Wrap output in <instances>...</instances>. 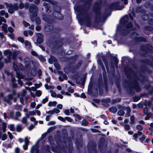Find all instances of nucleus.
<instances>
[{
	"label": "nucleus",
	"instance_id": "obj_18",
	"mask_svg": "<svg viewBox=\"0 0 153 153\" xmlns=\"http://www.w3.org/2000/svg\"><path fill=\"white\" fill-rule=\"evenodd\" d=\"M126 109L127 110V112L125 116L126 117H128L130 115V112L131 111V110L130 108L129 107H127Z\"/></svg>",
	"mask_w": 153,
	"mask_h": 153
},
{
	"label": "nucleus",
	"instance_id": "obj_5",
	"mask_svg": "<svg viewBox=\"0 0 153 153\" xmlns=\"http://www.w3.org/2000/svg\"><path fill=\"white\" fill-rule=\"evenodd\" d=\"M111 9L115 10H120L122 8L119 7V3L118 2H115L112 4L111 6Z\"/></svg>",
	"mask_w": 153,
	"mask_h": 153
},
{
	"label": "nucleus",
	"instance_id": "obj_53",
	"mask_svg": "<svg viewBox=\"0 0 153 153\" xmlns=\"http://www.w3.org/2000/svg\"><path fill=\"white\" fill-rule=\"evenodd\" d=\"M39 59L42 62H45V58L42 56L39 57Z\"/></svg>",
	"mask_w": 153,
	"mask_h": 153
},
{
	"label": "nucleus",
	"instance_id": "obj_34",
	"mask_svg": "<svg viewBox=\"0 0 153 153\" xmlns=\"http://www.w3.org/2000/svg\"><path fill=\"white\" fill-rule=\"evenodd\" d=\"M135 119L134 117L133 116H131L130 117V120H131V123L132 124L134 123V120Z\"/></svg>",
	"mask_w": 153,
	"mask_h": 153
},
{
	"label": "nucleus",
	"instance_id": "obj_25",
	"mask_svg": "<svg viewBox=\"0 0 153 153\" xmlns=\"http://www.w3.org/2000/svg\"><path fill=\"white\" fill-rule=\"evenodd\" d=\"M118 114L119 115L123 116L124 115L125 112L123 110H120L118 111Z\"/></svg>",
	"mask_w": 153,
	"mask_h": 153
},
{
	"label": "nucleus",
	"instance_id": "obj_48",
	"mask_svg": "<svg viewBox=\"0 0 153 153\" xmlns=\"http://www.w3.org/2000/svg\"><path fill=\"white\" fill-rule=\"evenodd\" d=\"M7 138V135L6 134H4L2 136L1 139L3 140H5Z\"/></svg>",
	"mask_w": 153,
	"mask_h": 153
},
{
	"label": "nucleus",
	"instance_id": "obj_39",
	"mask_svg": "<svg viewBox=\"0 0 153 153\" xmlns=\"http://www.w3.org/2000/svg\"><path fill=\"white\" fill-rule=\"evenodd\" d=\"M23 23L24 25V26L25 27H27L28 26H29L30 25V24L29 23L26 22L25 21H23Z\"/></svg>",
	"mask_w": 153,
	"mask_h": 153
},
{
	"label": "nucleus",
	"instance_id": "obj_8",
	"mask_svg": "<svg viewBox=\"0 0 153 153\" xmlns=\"http://www.w3.org/2000/svg\"><path fill=\"white\" fill-rule=\"evenodd\" d=\"M29 141L28 139V137H26L25 138V144L23 146V147L24 150L27 149L28 146V145Z\"/></svg>",
	"mask_w": 153,
	"mask_h": 153
},
{
	"label": "nucleus",
	"instance_id": "obj_57",
	"mask_svg": "<svg viewBox=\"0 0 153 153\" xmlns=\"http://www.w3.org/2000/svg\"><path fill=\"white\" fill-rule=\"evenodd\" d=\"M7 133L9 135V138L11 139H13V135H12L9 132H8Z\"/></svg>",
	"mask_w": 153,
	"mask_h": 153
},
{
	"label": "nucleus",
	"instance_id": "obj_23",
	"mask_svg": "<svg viewBox=\"0 0 153 153\" xmlns=\"http://www.w3.org/2000/svg\"><path fill=\"white\" fill-rule=\"evenodd\" d=\"M109 110L110 111L113 113H115L117 111V108L115 107H111L109 108Z\"/></svg>",
	"mask_w": 153,
	"mask_h": 153
},
{
	"label": "nucleus",
	"instance_id": "obj_50",
	"mask_svg": "<svg viewBox=\"0 0 153 153\" xmlns=\"http://www.w3.org/2000/svg\"><path fill=\"white\" fill-rule=\"evenodd\" d=\"M65 120H66L69 122H71L72 121V120L69 117H65Z\"/></svg>",
	"mask_w": 153,
	"mask_h": 153
},
{
	"label": "nucleus",
	"instance_id": "obj_2",
	"mask_svg": "<svg viewBox=\"0 0 153 153\" xmlns=\"http://www.w3.org/2000/svg\"><path fill=\"white\" fill-rule=\"evenodd\" d=\"M10 114L11 117L16 120H19V117L21 116V114L19 111L16 112L15 114L13 111H10Z\"/></svg>",
	"mask_w": 153,
	"mask_h": 153
},
{
	"label": "nucleus",
	"instance_id": "obj_3",
	"mask_svg": "<svg viewBox=\"0 0 153 153\" xmlns=\"http://www.w3.org/2000/svg\"><path fill=\"white\" fill-rule=\"evenodd\" d=\"M37 8L35 5L31 6L29 9L30 12L32 13V15L34 17H36L37 15Z\"/></svg>",
	"mask_w": 153,
	"mask_h": 153
},
{
	"label": "nucleus",
	"instance_id": "obj_14",
	"mask_svg": "<svg viewBox=\"0 0 153 153\" xmlns=\"http://www.w3.org/2000/svg\"><path fill=\"white\" fill-rule=\"evenodd\" d=\"M27 118H28L26 116L23 117L22 118L21 122L23 124H27Z\"/></svg>",
	"mask_w": 153,
	"mask_h": 153
},
{
	"label": "nucleus",
	"instance_id": "obj_21",
	"mask_svg": "<svg viewBox=\"0 0 153 153\" xmlns=\"http://www.w3.org/2000/svg\"><path fill=\"white\" fill-rule=\"evenodd\" d=\"M30 120L31 121L34 122V124L35 125L37 124L38 121L36 120V118L33 117H31L30 118Z\"/></svg>",
	"mask_w": 153,
	"mask_h": 153
},
{
	"label": "nucleus",
	"instance_id": "obj_19",
	"mask_svg": "<svg viewBox=\"0 0 153 153\" xmlns=\"http://www.w3.org/2000/svg\"><path fill=\"white\" fill-rule=\"evenodd\" d=\"M128 17L127 16H125L121 19L122 22L124 23L128 21Z\"/></svg>",
	"mask_w": 153,
	"mask_h": 153
},
{
	"label": "nucleus",
	"instance_id": "obj_17",
	"mask_svg": "<svg viewBox=\"0 0 153 153\" xmlns=\"http://www.w3.org/2000/svg\"><path fill=\"white\" fill-rule=\"evenodd\" d=\"M22 129V128L21 125L18 124L16 126V130L18 132H20Z\"/></svg>",
	"mask_w": 153,
	"mask_h": 153
},
{
	"label": "nucleus",
	"instance_id": "obj_52",
	"mask_svg": "<svg viewBox=\"0 0 153 153\" xmlns=\"http://www.w3.org/2000/svg\"><path fill=\"white\" fill-rule=\"evenodd\" d=\"M73 116L74 117H76L77 118H78L79 120H80L81 119V118L80 117V116L78 114H74Z\"/></svg>",
	"mask_w": 153,
	"mask_h": 153
},
{
	"label": "nucleus",
	"instance_id": "obj_37",
	"mask_svg": "<svg viewBox=\"0 0 153 153\" xmlns=\"http://www.w3.org/2000/svg\"><path fill=\"white\" fill-rule=\"evenodd\" d=\"M48 100V98H45L42 99V102L45 104V103L47 102Z\"/></svg>",
	"mask_w": 153,
	"mask_h": 153
},
{
	"label": "nucleus",
	"instance_id": "obj_59",
	"mask_svg": "<svg viewBox=\"0 0 153 153\" xmlns=\"http://www.w3.org/2000/svg\"><path fill=\"white\" fill-rule=\"evenodd\" d=\"M56 97L59 98L61 99H62L63 97V96L60 94H57V97Z\"/></svg>",
	"mask_w": 153,
	"mask_h": 153
},
{
	"label": "nucleus",
	"instance_id": "obj_12",
	"mask_svg": "<svg viewBox=\"0 0 153 153\" xmlns=\"http://www.w3.org/2000/svg\"><path fill=\"white\" fill-rule=\"evenodd\" d=\"M0 14L1 16H3L5 15V17L6 18L8 17V14L7 13L5 12V11L4 10H1L0 11Z\"/></svg>",
	"mask_w": 153,
	"mask_h": 153
},
{
	"label": "nucleus",
	"instance_id": "obj_20",
	"mask_svg": "<svg viewBox=\"0 0 153 153\" xmlns=\"http://www.w3.org/2000/svg\"><path fill=\"white\" fill-rule=\"evenodd\" d=\"M25 46L29 48H31L30 43V42L27 41H25Z\"/></svg>",
	"mask_w": 153,
	"mask_h": 153
},
{
	"label": "nucleus",
	"instance_id": "obj_22",
	"mask_svg": "<svg viewBox=\"0 0 153 153\" xmlns=\"http://www.w3.org/2000/svg\"><path fill=\"white\" fill-rule=\"evenodd\" d=\"M7 25L6 24H3L2 26V30L5 32H7Z\"/></svg>",
	"mask_w": 153,
	"mask_h": 153
},
{
	"label": "nucleus",
	"instance_id": "obj_51",
	"mask_svg": "<svg viewBox=\"0 0 153 153\" xmlns=\"http://www.w3.org/2000/svg\"><path fill=\"white\" fill-rule=\"evenodd\" d=\"M15 152L16 153H19L20 152V149L19 148L16 147L15 150Z\"/></svg>",
	"mask_w": 153,
	"mask_h": 153
},
{
	"label": "nucleus",
	"instance_id": "obj_7",
	"mask_svg": "<svg viewBox=\"0 0 153 153\" xmlns=\"http://www.w3.org/2000/svg\"><path fill=\"white\" fill-rule=\"evenodd\" d=\"M13 97V95L11 94H10L8 96L5 97L4 98V101L7 102L8 104L10 105L11 104V102H10V100L12 99Z\"/></svg>",
	"mask_w": 153,
	"mask_h": 153
},
{
	"label": "nucleus",
	"instance_id": "obj_60",
	"mask_svg": "<svg viewBox=\"0 0 153 153\" xmlns=\"http://www.w3.org/2000/svg\"><path fill=\"white\" fill-rule=\"evenodd\" d=\"M143 18L145 20H146L149 19V16L148 15L146 14L144 16Z\"/></svg>",
	"mask_w": 153,
	"mask_h": 153
},
{
	"label": "nucleus",
	"instance_id": "obj_44",
	"mask_svg": "<svg viewBox=\"0 0 153 153\" xmlns=\"http://www.w3.org/2000/svg\"><path fill=\"white\" fill-rule=\"evenodd\" d=\"M20 53V52L19 51H15L13 52V55L14 56V57H15L18 54H19Z\"/></svg>",
	"mask_w": 153,
	"mask_h": 153
},
{
	"label": "nucleus",
	"instance_id": "obj_1",
	"mask_svg": "<svg viewBox=\"0 0 153 153\" xmlns=\"http://www.w3.org/2000/svg\"><path fill=\"white\" fill-rule=\"evenodd\" d=\"M8 10V12L10 13H13L14 11L18 10L19 7L18 5L16 4L13 5L7 3H5Z\"/></svg>",
	"mask_w": 153,
	"mask_h": 153
},
{
	"label": "nucleus",
	"instance_id": "obj_24",
	"mask_svg": "<svg viewBox=\"0 0 153 153\" xmlns=\"http://www.w3.org/2000/svg\"><path fill=\"white\" fill-rule=\"evenodd\" d=\"M50 92L51 93V95L52 96V97H56L57 94L56 93L53 91L51 90L50 91Z\"/></svg>",
	"mask_w": 153,
	"mask_h": 153
},
{
	"label": "nucleus",
	"instance_id": "obj_54",
	"mask_svg": "<svg viewBox=\"0 0 153 153\" xmlns=\"http://www.w3.org/2000/svg\"><path fill=\"white\" fill-rule=\"evenodd\" d=\"M44 5L45 6V7L47 9L46 11L48 13H49L51 12L50 10L48 9V8H47V7H48V4H47V5H46L44 3Z\"/></svg>",
	"mask_w": 153,
	"mask_h": 153
},
{
	"label": "nucleus",
	"instance_id": "obj_16",
	"mask_svg": "<svg viewBox=\"0 0 153 153\" xmlns=\"http://www.w3.org/2000/svg\"><path fill=\"white\" fill-rule=\"evenodd\" d=\"M57 102L55 101H53V102H49L48 103V105L50 107H52V106H55Z\"/></svg>",
	"mask_w": 153,
	"mask_h": 153
},
{
	"label": "nucleus",
	"instance_id": "obj_61",
	"mask_svg": "<svg viewBox=\"0 0 153 153\" xmlns=\"http://www.w3.org/2000/svg\"><path fill=\"white\" fill-rule=\"evenodd\" d=\"M8 30L10 32H13V29L11 27H9L8 29Z\"/></svg>",
	"mask_w": 153,
	"mask_h": 153
},
{
	"label": "nucleus",
	"instance_id": "obj_9",
	"mask_svg": "<svg viewBox=\"0 0 153 153\" xmlns=\"http://www.w3.org/2000/svg\"><path fill=\"white\" fill-rule=\"evenodd\" d=\"M31 153H34L35 152H36V153H39V150L36 145L33 146L31 148Z\"/></svg>",
	"mask_w": 153,
	"mask_h": 153
},
{
	"label": "nucleus",
	"instance_id": "obj_29",
	"mask_svg": "<svg viewBox=\"0 0 153 153\" xmlns=\"http://www.w3.org/2000/svg\"><path fill=\"white\" fill-rule=\"evenodd\" d=\"M6 20L3 17H0V25L1 24V22H6Z\"/></svg>",
	"mask_w": 153,
	"mask_h": 153
},
{
	"label": "nucleus",
	"instance_id": "obj_64",
	"mask_svg": "<svg viewBox=\"0 0 153 153\" xmlns=\"http://www.w3.org/2000/svg\"><path fill=\"white\" fill-rule=\"evenodd\" d=\"M36 22L37 23H40V19L39 18H37L36 19Z\"/></svg>",
	"mask_w": 153,
	"mask_h": 153
},
{
	"label": "nucleus",
	"instance_id": "obj_58",
	"mask_svg": "<svg viewBox=\"0 0 153 153\" xmlns=\"http://www.w3.org/2000/svg\"><path fill=\"white\" fill-rule=\"evenodd\" d=\"M69 68H65L64 69V71L66 73H68L69 72Z\"/></svg>",
	"mask_w": 153,
	"mask_h": 153
},
{
	"label": "nucleus",
	"instance_id": "obj_40",
	"mask_svg": "<svg viewBox=\"0 0 153 153\" xmlns=\"http://www.w3.org/2000/svg\"><path fill=\"white\" fill-rule=\"evenodd\" d=\"M34 127V126L33 125H30L28 127V129L29 130L31 131Z\"/></svg>",
	"mask_w": 153,
	"mask_h": 153
},
{
	"label": "nucleus",
	"instance_id": "obj_63",
	"mask_svg": "<svg viewBox=\"0 0 153 153\" xmlns=\"http://www.w3.org/2000/svg\"><path fill=\"white\" fill-rule=\"evenodd\" d=\"M68 91L71 93H72L73 92H74V90L73 89H71V88H68Z\"/></svg>",
	"mask_w": 153,
	"mask_h": 153
},
{
	"label": "nucleus",
	"instance_id": "obj_38",
	"mask_svg": "<svg viewBox=\"0 0 153 153\" xmlns=\"http://www.w3.org/2000/svg\"><path fill=\"white\" fill-rule=\"evenodd\" d=\"M7 126L6 125L5 123H3V132H4L6 131V128Z\"/></svg>",
	"mask_w": 153,
	"mask_h": 153
},
{
	"label": "nucleus",
	"instance_id": "obj_46",
	"mask_svg": "<svg viewBox=\"0 0 153 153\" xmlns=\"http://www.w3.org/2000/svg\"><path fill=\"white\" fill-rule=\"evenodd\" d=\"M54 113H55L56 114L59 113L60 112V110L57 108H54L53 110Z\"/></svg>",
	"mask_w": 153,
	"mask_h": 153
},
{
	"label": "nucleus",
	"instance_id": "obj_4",
	"mask_svg": "<svg viewBox=\"0 0 153 153\" xmlns=\"http://www.w3.org/2000/svg\"><path fill=\"white\" fill-rule=\"evenodd\" d=\"M138 35L136 32L132 33L131 36V37L133 39H136L139 41H144L145 39L142 37H138Z\"/></svg>",
	"mask_w": 153,
	"mask_h": 153
},
{
	"label": "nucleus",
	"instance_id": "obj_56",
	"mask_svg": "<svg viewBox=\"0 0 153 153\" xmlns=\"http://www.w3.org/2000/svg\"><path fill=\"white\" fill-rule=\"evenodd\" d=\"M57 107L58 108L61 109L62 108V104H59L57 106Z\"/></svg>",
	"mask_w": 153,
	"mask_h": 153
},
{
	"label": "nucleus",
	"instance_id": "obj_32",
	"mask_svg": "<svg viewBox=\"0 0 153 153\" xmlns=\"http://www.w3.org/2000/svg\"><path fill=\"white\" fill-rule=\"evenodd\" d=\"M15 79L13 77H12V78L11 81L13 82V87L14 88H16V86H17V85L16 84H15L14 83V82L15 81Z\"/></svg>",
	"mask_w": 153,
	"mask_h": 153
},
{
	"label": "nucleus",
	"instance_id": "obj_31",
	"mask_svg": "<svg viewBox=\"0 0 153 153\" xmlns=\"http://www.w3.org/2000/svg\"><path fill=\"white\" fill-rule=\"evenodd\" d=\"M36 103L35 102H33L31 103L30 106L32 108H34L36 106Z\"/></svg>",
	"mask_w": 153,
	"mask_h": 153
},
{
	"label": "nucleus",
	"instance_id": "obj_26",
	"mask_svg": "<svg viewBox=\"0 0 153 153\" xmlns=\"http://www.w3.org/2000/svg\"><path fill=\"white\" fill-rule=\"evenodd\" d=\"M36 96L39 97L42 94V92L40 90H37L36 91Z\"/></svg>",
	"mask_w": 153,
	"mask_h": 153
},
{
	"label": "nucleus",
	"instance_id": "obj_27",
	"mask_svg": "<svg viewBox=\"0 0 153 153\" xmlns=\"http://www.w3.org/2000/svg\"><path fill=\"white\" fill-rule=\"evenodd\" d=\"M9 127L10 130L12 131H14L15 130V126L14 124H11L9 125Z\"/></svg>",
	"mask_w": 153,
	"mask_h": 153
},
{
	"label": "nucleus",
	"instance_id": "obj_35",
	"mask_svg": "<svg viewBox=\"0 0 153 153\" xmlns=\"http://www.w3.org/2000/svg\"><path fill=\"white\" fill-rule=\"evenodd\" d=\"M4 53L5 55H7L8 54H10L11 53L10 52L9 50H6L5 51H4Z\"/></svg>",
	"mask_w": 153,
	"mask_h": 153
},
{
	"label": "nucleus",
	"instance_id": "obj_47",
	"mask_svg": "<svg viewBox=\"0 0 153 153\" xmlns=\"http://www.w3.org/2000/svg\"><path fill=\"white\" fill-rule=\"evenodd\" d=\"M124 128L125 129L128 130L129 129L130 126H129L128 124H126L124 125Z\"/></svg>",
	"mask_w": 153,
	"mask_h": 153
},
{
	"label": "nucleus",
	"instance_id": "obj_15",
	"mask_svg": "<svg viewBox=\"0 0 153 153\" xmlns=\"http://www.w3.org/2000/svg\"><path fill=\"white\" fill-rule=\"evenodd\" d=\"M56 61V58L53 56H51L49 59V62L51 63H52V62H55Z\"/></svg>",
	"mask_w": 153,
	"mask_h": 153
},
{
	"label": "nucleus",
	"instance_id": "obj_36",
	"mask_svg": "<svg viewBox=\"0 0 153 153\" xmlns=\"http://www.w3.org/2000/svg\"><path fill=\"white\" fill-rule=\"evenodd\" d=\"M27 89L29 90L30 91H31V90H32V91H36V88L34 87H32L31 88V90L29 88H27Z\"/></svg>",
	"mask_w": 153,
	"mask_h": 153
},
{
	"label": "nucleus",
	"instance_id": "obj_30",
	"mask_svg": "<svg viewBox=\"0 0 153 153\" xmlns=\"http://www.w3.org/2000/svg\"><path fill=\"white\" fill-rule=\"evenodd\" d=\"M88 123L85 120H83L82 122V125L84 126H86L88 125Z\"/></svg>",
	"mask_w": 153,
	"mask_h": 153
},
{
	"label": "nucleus",
	"instance_id": "obj_42",
	"mask_svg": "<svg viewBox=\"0 0 153 153\" xmlns=\"http://www.w3.org/2000/svg\"><path fill=\"white\" fill-rule=\"evenodd\" d=\"M13 67L14 69L16 71L18 69L17 65H16V64L15 63H13Z\"/></svg>",
	"mask_w": 153,
	"mask_h": 153
},
{
	"label": "nucleus",
	"instance_id": "obj_11",
	"mask_svg": "<svg viewBox=\"0 0 153 153\" xmlns=\"http://www.w3.org/2000/svg\"><path fill=\"white\" fill-rule=\"evenodd\" d=\"M59 79L60 81H63L64 79L67 80L68 78L65 74H61L59 76Z\"/></svg>",
	"mask_w": 153,
	"mask_h": 153
},
{
	"label": "nucleus",
	"instance_id": "obj_28",
	"mask_svg": "<svg viewBox=\"0 0 153 153\" xmlns=\"http://www.w3.org/2000/svg\"><path fill=\"white\" fill-rule=\"evenodd\" d=\"M16 76L19 79H23L24 78L23 76L17 72L16 73Z\"/></svg>",
	"mask_w": 153,
	"mask_h": 153
},
{
	"label": "nucleus",
	"instance_id": "obj_62",
	"mask_svg": "<svg viewBox=\"0 0 153 153\" xmlns=\"http://www.w3.org/2000/svg\"><path fill=\"white\" fill-rule=\"evenodd\" d=\"M132 25L131 23H129L127 25V29H129L132 27Z\"/></svg>",
	"mask_w": 153,
	"mask_h": 153
},
{
	"label": "nucleus",
	"instance_id": "obj_10",
	"mask_svg": "<svg viewBox=\"0 0 153 153\" xmlns=\"http://www.w3.org/2000/svg\"><path fill=\"white\" fill-rule=\"evenodd\" d=\"M36 114V112L34 111H29L28 113H27L25 114V116L28 118L30 116H33Z\"/></svg>",
	"mask_w": 153,
	"mask_h": 153
},
{
	"label": "nucleus",
	"instance_id": "obj_55",
	"mask_svg": "<svg viewBox=\"0 0 153 153\" xmlns=\"http://www.w3.org/2000/svg\"><path fill=\"white\" fill-rule=\"evenodd\" d=\"M54 65H55V67H56V68L57 69L59 70V68H60L59 66L58 63H56L55 64H54Z\"/></svg>",
	"mask_w": 153,
	"mask_h": 153
},
{
	"label": "nucleus",
	"instance_id": "obj_49",
	"mask_svg": "<svg viewBox=\"0 0 153 153\" xmlns=\"http://www.w3.org/2000/svg\"><path fill=\"white\" fill-rule=\"evenodd\" d=\"M142 127L141 125H138L137 126V128L138 130H142Z\"/></svg>",
	"mask_w": 153,
	"mask_h": 153
},
{
	"label": "nucleus",
	"instance_id": "obj_41",
	"mask_svg": "<svg viewBox=\"0 0 153 153\" xmlns=\"http://www.w3.org/2000/svg\"><path fill=\"white\" fill-rule=\"evenodd\" d=\"M17 39L19 41L21 42H24L23 39L22 37H19Z\"/></svg>",
	"mask_w": 153,
	"mask_h": 153
},
{
	"label": "nucleus",
	"instance_id": "obj_13",
	"mask_svg": "<svg viewBox=\"0 0 153 153\" xmlns=\"http://www.w3.org/2000/svg\"><path fill=\"white\" fill-rule=\"evenodd\" d=\"M56 15L55 17L61 20L63 19V16L59 13H56Z\"/></svg>",
	"mask_w": 153,
	"mask_h": 153
},
{
	"label": "nucleus",
	"instance_id": "obj_6",
	"mask_svg": "<svg viewBox=\"0 0 153 153\" xmlns=\"http://www.w3.org/2000/svg\"><path fill=\"white\" fill-rule=\"evenodd\" d=\"M36 36L37 38V42L39 44L42 43V42L43 38V35L40 33H38L36 34Z\"/></svg>",
	"mask_w": 153,
	"mask_h": 153
},
{
	"label": "nucleus",
	"instance_id": "obj_33",
	"mask_svg": "<svg viewBox=\"0 0 153 153\" xmlns=\"http://www.w3.org/2000/svg\"><path fill=\"white\" fill-rule=\"evenodd\" d=\"M58 119L59 120H61V121H62L63 122H65V118H64L63 117H61V116H59V117H58Z\"/></svg>",
	"mask_w": 153,
	"mask_h": 153
},
{
	"label": "nucleus",
	"instance_id": "obj_45",
	"mask_svg": "<svg viewBox=\"0 0 153 153\" xmlns=\"http://www.w3.org/2000/svg\"><path fill=\"white\" fill-rule=\"evenodd\" d=\"M46 113L47 114H53L54 113L53 111V110H50L49 111H46Z\"/></svg>",
	"mask_w": 153,
	"mask_h": 153
},
{
	"label": "nucleus",
	"instance_id": "obj_43",
	"mask_svg": "<svg viewBox=\"0 0 153 153\" xmlns=\"http://www.w3.org/2000/svg\"><path fill=\"white\" fill-rule=\"evenodd\" d=\"M65 114L67 115H69L70 114V112L68 110H65L64 111Z\"/></svg>",
	"mask_w": 153,
	"mask_h": 153
}]
</instances>
